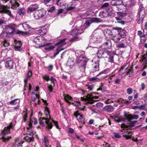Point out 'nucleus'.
Wrapping results in <instances>:
<instances>
[{"label": "nucleus", "mask_w": 147, "mask_h": 147, "mask_svg": "<svg viewBox=\"0 0 147 147\" xmlns=\"http://www.w3.org/2000/svg\"><path fill=\"white\" fill-rule=\"evenodd\" d=\"M82 59H78L76 60V62L80 70L83 72L85 71L87 63L89 59L87 58L85 59L84 60Z\"/></svg>", "instance_id": "obj_5"}, {"label": "nucleus", "mask_w": 147, "mask_h": 147, "mask_svg": "<svg viewBox=\"0 0 147 147\" xmlns=\"http://www.w3.org/2000/svg\"><path fill=\"white\" fill-rule=\"evenodd\" d=\"M81 93L83 94L86 95V96H85L83 97H81V99L83 101H85L86 103L93 104L95 102L97 101V99L99 98V97L96 96H94V94H97L98 93H92L91 94H88L87 91L84 90H82Z\"/></svg>", "instance_id": "obj_2"}, {"label": "nucleus", "mask_w": 147, "mask_h": 147, "mask_svg": "<svg viewBox=\"0 0 147 147\" xmlns=\"http://www.w3.org/2000/svg\"><path fill=\"white\" fill-rule=\"evenodd\" d=\"M76 7L75 5L71 4L70 6L68 7L67 8V11H71L74 9Z\"/></svg>", "instance_id": "obj_48"}, {"label": "nucleus", "mask_w": 147, "mask_h": 147, "mask_svg": "<svg viewBox=\"0 0 147 147\" xmlns=\"http://www.w3.org/2000/svg\"><path fill=\"white\" fill-rule=\"evenodd\" d=\"M111 46V41L109 40H108L102 45V47L104 49H110Z\"/></svg>", "instance_id": "obj_18"}, {"label": "nucleus", "mask_w": 147, "mask_h": 147, "mask_svg": "<svg viewBox=\"0 0 147 147\" xmlns=\"http://www.w3.org/2000/svg\"><path fill=\"white\" fill-rule=\"evenodd\" d=\"M55 9V7L54 6H52L49 8L48 9V11L49 12H52L54 11Z\"/></svg>", "instance_id": "obj_59"}, {"label": "nucleus", "mask_w": 147, "mask_h": 147, "mask_svg": "<svg viewBox=\"0 0 147 147\" xmlns=\"http://www.w3.org/2000/svg\"><path fill=\"white\" fill-rule=\"evenodd\" d=\"M113 102V100L112 98H109L105 101V103L107 104H110Z\"/></svg>", "instance_id": "obj_54"}, {"label": "nucleus", "mask_w": 147, "mask_h": 147, "mask_svg": "<svg viewBox=\"0 0 147 147\" xmlns=\"http://www.w3.org/2000/svg\"><path fill=\"white\" fill-rule=\"evenodd\" d=\"M137 122V121H131L129 123V126L130 127H133L135 125V124Z\"/></svg>", "instance_id": "obj_55"}, {"label": "nucleus", "mask_w": 147, "mask_h": 147, "mask_svg": "<svg viewBox=\"0 0 147 147\" xmlns=\"http://www.w3.org/2000/svg\"><path fill=\"white\" fill-rule=\"evenodd\" d=\"M121 38V37H120L119 36H114L113 34L111 38V39L113 40L115 42H118V41L120 40Z\"/></svg>", "instance_id": "obj_35"}, {"label": "nucleus", "mask_w": 147, "mask_h": 147, "mask_svg": "<svg viewBox=\"0 0 147 147\" xmlns=\"http://www.w3.org/2000/svg\"><path fill=\"white\" fill-rule=\"evenodd\" d=\"M32 75V72L31 69H29L28 71L27 77L28 78H30Z\"/></svg>", "instance_id": "obj_64"}, {"label": "nucleus", "mask_w": 147, "mask_h": 147, "mask_svg": "<svg viewBox=\"0 0 147 147\" xmlns=\"http://www.w3.org/2000/svg\"><path fill=\"white\" fill-rule=\"evenodd\" d=\"M64 98L66 101L71 104H74V102L72 97L68 95L64 96Z\"/></svg>", "instance_id": "obj_24"}, {"label": "nucleus", "mask_w": 147, "mask_h": 147, "mask_svg": "<svg viewBox=\"0 0 147 147\" xmlns=\"http://www.w3.org/2000/svg\"><path fill=\"white\" fill-rule=\"evenodd\" d=\"M75 55L76 57V61L78 59H84L85 58L84 54L83 52H81L79 51H77L75 52Z\"/></svg>", "instance_id": "obj_16"}, {"label": "nucleus", "mask_w": 147, "mask_h": 147, "mask_svg": "<svg viewBox=\"0 0 147 147\" xmlns=\"http://www.w3.org/2000/svg\"><path fill=\"white\" fill-rule=\"evenodd\" d=\"M41 37L40 36H36V37L34 39V42L35 43L39 44L40 43V40Z\"/></svg>", "instance_id": "obj_49"}, {"label": "nucleus", "mask_w": 147, "mask_h": 147, "mask_svg": "<svg viewBox=\"0 0 147 147\" xmlns=\"http://www.w3.org/2000/svg\"><path fill=\"white\" fill-rule=\"evenodd\" d=\"M121 128L122 129L121 131L122 134L126 133L128 131L127 130L128 129L129 127L124 124L121 125Z\"/></svg>", "instance_id": "obj_27"}, {"label": "nucleus", "mask_w": 147, "mask_h": 147, "mask_svg": "<svg viewBox=\"0 0 147 147\" xmlns=\"http://www.w3.org/2000/svg\"><path fill=\"white\" fill-rule=\"evenodd\" d=\"M122 28L120 27H113L112 28V29L113 30H116L118 32H119L121 30Z\"/></svg>", "instance_id": "obj_56"}, {"label": "nucleus", "mask_w": 147, "mask_h": 147, "mask_svg": "<svg viewBox=\"0 0 147 147\" xmlns=\"http://www.w3.org/2000/svg\"><path fill=\"white\" fill-rule=\"evenodd\" d=\"M50 80L51 81V83L52 84L48 86V88L50 92H52L53 91V87L55 86V82L56 80L53 77H51Z\"/></svg>", "instance_id": "obj_19"}, {"label": "nucleus", "mask_w": 147, "mask_h": 147, "mask_svg": "<svg viewBox=\"0 0 147 147\" xmlns=\"http://www.w3.org/2000/svg\"><path fill=\"white\" fill-rule=\"evenodd\" d=\"M7 6L1 5L0 3V13H5L9 15L11 18H13V16L11 12L7 9Z\"/></svg>", "instance_id": "obj_9"}, {"label": "nucleus", "mask_w": 147, "mask_h": 147, "mask_svg": "<svg viewBox=\"0 0 147 147\" xmlns=\"http://www.w3.org/2000/svg\"><path fill=\"white\" fill-rule=\"evenodd\" d=\"M39 89V88L38 87H36V89H35L34 92H32V96L31 97L32 100L33 101H35L36 98H38V103L40 101V96L39 95L37 94V92H38Z\"/></svg>", "instance_id": "obj_11"}, {"label": "nucleus", "mask_w": 147, "mask_h": 147, "mask_svg": "<svg viewBox=\"0 0 147 147\" xmlns=\"http://www.w3.org/2000/svg\"><path fill=\"white\" fill-rule=\"evenodd\" d=\"M62 13H63V14H65V13L64 12L63 10V9H59L58 10L57 14L59 15Z\"/></svg>", "instance_id": "obj_63"}, {"label": "nucleus", "mask_w": 147, "mask_h": 147, "mask_svg": "<svg viewBox=\"0 0 147 147\" xmlns=\"http://www.w3.org/2000/svg\"><path fill=\"white\" fill-rule=\"evenodd\" d=\"M74 115L76 117L77 120L80 123L82 124H85V122L84 121V119L82 115L79 113L78 111L74 112Z\"/></svg>", "instance_id": "obj_15"}, {"label": "nucleus", "mask_w": 147, "mask_h": 147, "mask_svg": "<svg viewBox=\"0 0 147 147\" xmlns=\"http://www.w3.org/2000/svg\"><path fill=\"white\" fill-rule=\"evenodd\" d=\"M129 63H127L126 64H124L121 68L119 71H121L122 70L125 69H127L128 68L129 66Z\"/></svg>", "instance_id": "obj_45"}, {"label": "nucleus", "mask_w": 147, "mask_h": 147, "mask_svg": "<svg viewBox=\"0 0 147 147\" xmlns=\"http://www.w3.org/2000/svg\"><path fill=\"white\" fill-rule=\"evenodd\" d=\"M99 60L97 59L96 60V59H93L91 60L92 62H94L92 64L93 68V71L94 72H95L97 71H98L99 70Z\"/></svg>", "instance_id": "obj_13"}, {"label": "nucleus", "mask_w": 147, "mask_h": 147, "mask_svg": "<svg viewBox=\"0 0 147 147\" xmlns=\"http://www.w3.org/2000/svg\"><path fill=\"white\" fill-rule=\"evenodd\" d=\"M138 116L137 115H131V114H129L126 115L125 119L130 121L132 119H137L138 118Z\"/></svg>", "instance_id": "obj_21"}, {"label": "nucleus", "mask_w": 147, "mask_h": 147, "mask_svg": "<svg viewBox=\"0 0 147 147\" xmlns=\"http://www.w3.org/2000/svg\"><path fill=\"white\" fill-rule=\"evenodd\" d=\"M102 21L99 18H90L89 21H86L84 24V26H82L85 27V26H86L87 27L89 26L91 23L93 22L99 23L101 22Z\"/></svg>", "instance_id": "obj_7"}, {"label": "nucleus", "mask_w": 147, "mask_h": 147, "mask_svg": "<svg viewBox=\"0 0 147 147\" xmlns=\"http://www.w3.org/2000/svg\"><path fill=\"white\" fill-rule=\"evenodd\" d=\"M9 104L12 105H15L17 104H19L20 103V99L17 98L11 100L9 102Z\"/></svg>", "instance_id": "obj_32"}, {"label": "nucleus", "mask_w": 147, "mask_h": 147, "mask_svg": "<svg viewBox=\"0 0 147 147\" xmlns=\"http://www.w3.org/2000/svg\"><path fill=\"white\" fill-rule=\"evenodd\" d=\"M132 71L130 69H129L128 70V71L127 72V75H128V76L129 77H131L132 76Z\"/></svg>", "instance_id": "obj_60"}, {"label": "nucleus", "mask_w": 147, "mask_h": 147, "mask_svg": "<svg viewBox=\"0 0 147 147\" xmlns=\"http://www.w3.org/2000/svg\"><path fill=\"white\" fill-rule=\"evenodd\" d=\"M24 138L25 140L28 142H30L33 141V138L28 136H26V137H25Z\"/></svg>", "instance_id": "obj_53"}, {"label": "nucleus", "mask_w": 147, "mask_h": 147, "mask_svg": "<svg viewBox=\"0 0 147 147\" xmlns=\"http://www.w3.org/2000/svg\"><path fill=\"white\" fill-rule=\"evenodd\" d=\"M18 12L20 15L22 16L24 14L25 12V9L24 8H20L18 9Z\"/></svg>", "instance_id": "obj_39"}, {"label": "nucleus", "mask_w": 147, "mask_h": 147, "mask_svg": "<svg viewBox=\"0 0 147 147\" xmlns=\"http://www.w3.org/2000/svg\"><path fill=\"white\" fill-rule=\"evenodd\" d=\"M40 16V19H41L44 17L46 15L47 13V11L43 9H40L38 10Z\"/></svg>", "instance_id": "obj_31"}, {"label": "nucleus", "mask_w": 147, "mask_h": 147, "mask_svg": "<svg viewBox=\"0 0 147 147\" xmlns=\"http://www.w3.org/2000/svg\"><path fill=\"white\" fill-rule=\"evenodd\" d=\"M14 125H13L12 123L7 127H5L4 129L2 131V134L3 136L5 135L6 134L10 132V129H13Z\"/></svg>", "instance_id": "obj_12"}, {"label": "nucleus", "mask_w": 147, "mask_h": 147, "mask_svg": "<svg viewBox=\"0 0 147 147\" xmlns=\"http://www.w3.org/2000/svg\"><path fill=\"white\" fill-rule=\"evenodd\" d=\"M126 33V32L125 30L121 29L118 33V35L121 37V38H123L125 37Z\"/></svg>", "instance_id": "obj_30"}, {"label": "nucleus", "mask_w": 147, "mask_h": 147, "mask_svg": "<svg viewBox=\"0 0 147 147\" xmlns=\"http://www.w3.org/2000/svg\"><path fill=\"white\" fill-rule=\"evenodd\" d=\"M119 101L121 102L122 103L124 104H129L131 103V101H128L126 99H124L121 98L119 100Z\"/></svg>", "instance_id": "obj_43"}, {"label": "nucleus", "mask_w": 147, "mask_h": 147, "mask_svg": "<svg viewBox=\"0 0 147 147\" xmlns=\"http://www.w3.org/2000/svg\"><path fill=\"white\" fill-rule=\"evenodd\" d=\"M15 42L16 43L15 46L16 50L17 51H20L22 50L21 48L22 45L21 42L15 40Z\"/></svg>", "instance_id": "obj_22"}, {"label": "nucleus", "mask_w": 147, "mask_h": 147, "mask_svg": "<svg viewBox=\"0 0 147 147\" xmlns=\"http://www.w3.org/2000/svg\"><path fill=\"white\" fill-rule=\"evenodd\" d=\"M145 14V11L144 8L142 4H140L139 6V11L138 12V15H140L144 16Z\"/></svg>", "instance_id": "obj_28"}, {"label": "nucleus", "mask_w": 147, "mask_h": 147, "mask_svg": "<svg viewBox=\"0 0 147 147\" xmlns=\"http://www.w3.org/2000/svg\"><path fill=\"white\" fill-rule=\"evenodd\" d=\"M10 2L11 4V8L12 9H15L19 6V4L16 0H11Z\"/></svg>", "instance_id": "obj_23"}, {"label": "nucleus", "mask_w": 147, "mask_h": 147, "mask_svg": "<svg viewBox=\"0 0 147 147\" xmlns=\"http://www.w3.org/2000/svg\"><path fill=\"white\" fill-rule=\"evenodd\" d=\"M74 61L73 59H69L67 61V65L68 66L71 67L72 65H74Z\"/></svg>", "instance_id": "obj_46"}, {"label": "nucleus", "mask_w": 147, "mask_h": 147, "mask_svg": "<svg viewBox=\"0 0 147 147\" xmlns=\"http://www.w3.org/2000/svg\"><path fill=\"white\" fill-rule=\"evenodd\" d=\"M94 85H88L86 86V89H88L90 91H92Z\"/></svg>", "instance_id": "obj_52"}, {"label": "nucleus", "mask_w": 147, "mask_h": 147, "mask_svg": "<svg viewBox=\"0 0 147 147\" xmlns=\"http://www.w3.org/2000/svg\"><path fill=\"white\" fill-rule=\"evenodd\" d=\"M117 46L118 48H124L126 47L125 45L122 42L118 43L117 45Z\"/></svg>", "instance_id": "obj_51"}, {"label": "nucleus", "mask_w": 147, "mask_h": 147, "mask_svg": "<svg viewBox=\"0 0 147 147\" xmlns=\"http://www.w3.org/2000/svg\"><path fill=\"white\" fill-rule=\"evenodd\" d=\"M122 2L121 1L116 0H113L111 2L112 5L115 6L120 5Z\"/></svg>", "instance_id": "obj_33"}, {"label": "nucleus", "mask_w": 147, "mask_h": 147, "mask_svg": "<svg viewBox=\"0 0 147 147\" xmlns=\"http://www.w3.org/2000/svg\"><path fill=\"white\" fill-rule=\"evenodd\" d=\"M123 1L127 6H130L131 3V0H123Z\"/></svg>", "instance_id": "obj_50"}, {"label": "nucleus", "mask_w": 147, "mask_h": 147, "mask_svg": "<svg viewBox=\"0 0 147 147\" xmlns=\"http://www.w3.org/2000/svg\"><path fill=\"white\" fill-rule=\"evenodd\" d=\"M113 117L115 120L118 122H121L123 120V118L119 116H114Z\"/></svg>", "instance_id": "obj_38"}, {"label": "nucleus", "mask_w": 147, "mask_h": 147, "mask_svg": "<svg viewBox=\"0 0 147 147\" xmlns=\"http://www.w3.org/2000/svg\"><path fill=\"white\" fill-rule=\"evenodd\" d=\"M24 142L19 138H18L16 139L15 142L13 145L14 147H16V146H21Z\"/></svg>", "instance_id": "obj_29"}, {"label": "nucleus", "mask_w": 147, "mask_h": 147, "mask_svg": "<svg viewBox=\"0 0 147 147\" xmlns=\"http://www.w3.org/2000/svg\"><path fill=\"white\" fill-rule=\"evenodd\" d=\"M39 8V5L37 4H33L31 5L28 8L27 12L30 13L38 9Z\"/></svg>", "instance_id": "obj_14"}, {"label": "nucleus", "mask_w": 147, "mask_h": 147, "mask_svg": "<svg viewBox=\"0 0 147 147\" xmlns=\"http://www.w3.org/2000/svg\"><path fill=\"white\" fill-rule=\"evenodd\" d=\"M23 115L22 121L25 122L26 121L27 118L28 117L27 113L26 111H24L22 113Z\"/></svg>", "instance_id": "obj_41"}, {"label": "nucleus", "mask_w": 147, "mask_h": 147, "mask_svg": "<svg viewBox=\"0 0 147 147\" xmlns=\"http://www.w3.org/2000/svg\"><path fill=\"white\" fill-rule=\"evenodd\" d=\"M74 104L76 106L78 107V108L81 110H83L84 109V107L83 106L81 105L80 102H75L74 101Z\"/></svg>", "instance_id": "obj_37"}, {"label": "nucleus", "mask_w": 147, "mask_h": 147, "mask_svg": "<svg viewBox=\"0 0 147 147\" xmlns=\"http://www.w3.org/2000/svg\"><path fill=\"white\" fill-rule=\"evenodd\" d=\"M126 133V134L123 135V137L127 139L130 138L131 134V133L130 131H127Z\"/></svg>", "instance_id": "obj_44"}, {"label": "nucleus", "mask_w": 147, "mask_h": 147, "mask_svg": "<svg viewBox=\"0 0 147 147\" xmlns=\"http://www.w3.org/2000/svg\"><path fill=\"white\" fill-rule=\"evenodd\" d=\"M143 59H142V62L145 65L147 64V60L146 59L145 57V55H144L142 57Z\"/></svg>", "instance_id": "obj_58"}, {"label": "nucleus", "mask_w": 147, "mask_h": 147, "mask_svg": "<svg viewBox=\"0 0 147 147\" xmlns=\"http://www.w3.org/2000/svg\"><path fill=\"white\" fill-rule=\"evenodd\" d=\"M5 65L6 68L11 69L13 67V61L10 58L6 59L5 61Z\"/></svg>", "instance_id": "obj_10"}, {"label": "nucleus", "mask_w": 147, "mask_h": 147, "mask_svg": "<svg viewBox=\"0 0 147 147\" xmlns=\"http://www.w3.org/2000/svg\"><path fill=\"white\" fill-rule=\"evenodd\" d=\"M20 108L19 105H18L16 106L13 107L12 109V111H17Z\"/></svg>", "instance_id": "obj_57"}, {"label": "nucleus", "mask_w": 147, "mask_h": 147, "mask_svg": "<svg viewBox=\"0 0 147 147\" xmlns=\"http://www.w3.org/2000/svg\"><path fill=\"white\" fill-rule=\"evenodd\" d=\"M104 34L107 37H109L110 38L113 36V34L111 30L109 29H106L104 32Z\"/></svg>", "instance_id": "obj_20"}, {"label": "nucleus", "mask_w": 147, "mask_h": 147, "mask_svg": "<svg viewBox=\"0 0 147 147\" xmlns=\"http://www.w3.org/2000/svg\"><path fill=\"white\" fill-rule=\"evenodd\" d=\"M22 25L23 27L24 28L25 30H27L30 28V26L26 22H25L22 24Z\"/></svg>", "instance_id": "obj_47"}, {"label": "nucleus", "mask_w": 147, "mask_h": 147, "mask_svg": "<svg viewBox=\"0 0 147 147\" xmlns=\"http://www.w3.org/2000/svg\"><path fill=\"white\" fill-rule=\"evenodd\" d=\"M15 25L13 24H10L7 26L6 28V36L8 37L12 36L15 30Z\"/></svg>", "instance_id": "obj_6"}, {"label": "nucleus", "mask_w": 147, "mask_h": 147, "mask_svg": "<svg viewBox=\"0 0 147 147\" xmlns=\"http://www.w3.org/2000/svg\"><path fill=\"white\" fill-rule=\"evenodd\" d=\"M53 122L54 125L57 129H59V126L58 125L57 122L53 119H47L46 118L42 117L40 119V124L42 126H44L45 124L46 125V128L48 130L51 129L53 127L52 123Z\"/></svg>", "instance_id": "obj_3"}, {"label": "nucleus", "mask_w": 147, "mask_h": 147, "mask_svg": "<svg viewBox=\"0 0 147 147\" xmlns=\"http://www.w3.org/2000/svg\"><path fill=\"white\" fill-rule=\"evenodd\" d=\"M100 36L97 33H95L94 32H93L90 40V42L93 43H98L100 41Z\"/></svg>", "instance_id": "obj_8"}, {"label": "nucleus", "mask_w": 147, "mask_h": 147, "mask_svg": "<svg viewBox=\"0 0 147 147\" xmlns=\"http://www.w3.org/2000/svg\"><path fill=\"white\" fill-rule=\"evenodd\" d=\"M45 114L46 116L45 118H47V119H52L50 117L49 109L47 107H45Z\"/></svg>", "instance_id": "obj_26"}, {"label": "nucleus", "mask_w": 147, "mask_h": 147, "mask_svg": "<svg viewBox=\"0 0 147 147\" xmlns=\"http://www.w3.org/2000/svg\"><path fill=\"white\" fill-rule=\"evenodd\" d=\"M105 13L103 11H101L99 13V16L101 18H103L105 17Z\"/></svg>", "instance_id": "obj_61"}, {"label": "nucleus", "mask_w": 147, "mask_h": 147, "mask_svg": "<svg viewBox=\"0 0 147 147\" xmlns=\"http://www.w3.org/2000/svg\"><path fill=\"white\" fill-rule=\"evenodd\" d=\"M103 109L108 112H111L113 111L114 107L112 106H106L104 107Z\"/></svg>", "instance_id": "obj_34"}, {"label": "nucleus", "mask_w": 147, "mask_h": 147, "mask_svg": "<svg viewBox=\"0 0 147 147\" xmlns=\"http://www.w3.org/2000/svg\"><path fill=\"white\" fill-rule=\"evenodd\" d=\"M43 143L45 146L46 147H48L49 144V141L48 140V138L46 136H45L43 142Z\"/></svg>", "instance_id": "obj_36"}, {"label": "nucleus", "mask_w": 147, "mask_h": 147, "mask_svg": "<svg viewBox=\"0 0 147 147\" xmlns=\"http://www.w3.org/2000/svg\"><path fill=\"white\" fill-rule=\"evenodd\" d=\"M39 13L38 10L36 11L34 13V18L36 20L40 19Z\"/></svg>", "instance_id": "obj_42"}, {"label": "nucleus", "mask_w": 147, "mask_h": 147, "mask_svg": "<svg viewBox=\"0 0 147 147\" xmlns=\"http://www.w3.org/2000/svg\"><path fill=\"white\" fill-rule=\"evenodd\" d=\"M85 29L84 26L81 25L80 27L78 25H77L76 28L72 30L70 32V33L67 34L66 37H69V38H65L58 42L56 44V45L58 46L56 50L57 52L55 53L53 57H55L56 56L59 54L60 52L64 49L62 47L63 46L66 44H69V42L76 39V36L79 34H81L83 32Z\"/></svg>", "instance_id": "obj_1"}, {"label": "nucleus", "mask_w": 147, "mask_h": 147, "mask_svg": "<svg viewBox=\"0 0 147 147\" xmlns=\"http://www.w3.org/2000/svg\"><path fill=\"white\" fill-rule=\"evenodd\" d=\"M57 42L56 44H55V46H53L51 45V43H48L46 44L44 46V49L46 51H51L53 50L55 47L57 46V48L58 47V46L56 45V44H57ZM57 48H56L57 49ZM57 49H56V50ZM56 52H57V51Z\"/></svg>", "instance_id": "obj_17"}, {"label": "nucleus", "mask_w": 147, "mask_h": 147, "mask_svg": "<svg viewBox=\"0 0 147 147\" xmlns=\"http://www.w3.org/2000/svg\"><path fill=\"white\" fill-rule=\"evenodd\" d=\"M32 122L30 119V121L28 123V127H27V130L29 134L30 135H32L34 134V132L32 131Z\"/></svg>", "instance_id": "obj_25"}, {"label": "nucleus", "mask_w": 147, "mask_h": 147, "mask_svg": "<svg viewBox=\"0 0 147 147\" xmlns=\"http://www.w3.org/2000/svg\"><path fill=\"white\" fill-rule=\"evenodd\" d=\"M139 18L138 19V23L139 24L143 22L144 16L139 15Z\"/></svg>", "instance_id": "obj_40"}, {"label": "nucleus", "mask_w": 147, "mask_h": 147, "mask_svg": "<svg viewBox=\"0 0 147 147\" xmlns=\"http://www.w3.org/2000/svg\"><path fill=\"white\" fill-rule=\"evenodd\" d=\"M28 78V77H27V78H26V79H25L24 80V87L25 88H26V87L27 88H28V86H27V82L28 80V78Z\"/></svg>", "instance_id": "obj_62"}, {"label": "nucleus", "mask_w": 147, "mask_h": 147, "mask_svg": "<svg viewBox=\"0 0 147 147\" xmlns=\"http://www.w3.org/2000/svg\"><path fill=\"white\" fill-rule=\"evenodd\" d=\"M114 55V53L113 51H106L105 52L103 49L99 50L97 53V57L98 58L106 57H107V55H108L109 56L108 57L109 58L108 61L111 63H112L113 61V57Z\"/></svg>", "instance_id": "obj_4"}]
</instances>
